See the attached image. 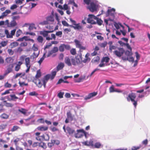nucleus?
Masks as SVG:
<instances>
[{
  "label": "nucleus",
  "instance_id": "obj_37",
  "mask_svg": "<svg viewBox=\"0 0 150 150\" xmlns=\"http://www.w3.org/2000/svg\"><path fill=\"white\" fill-rule=\"evenodd\" d=\"M59 50L60 52H63L64 50V44H61L59 47Z\"/></svg>",
  "mask_w": 150,
  "mask_h": 150
},
{
  "label": "nucleus",
  "instance_id": "obj_17",
  "mask_svg": "<svg viewBox=\"0 0 150 150\" xmlns=\"http://www.w3.org/2000/svg\"><path fill=\"white\" fill-rule=\"evenodd\" d=\"M58 50V49L57 47H54L49 52L48 57L50 56V55H51L54 53H55L57 52Z\"/></svg>",
  "mask_w": 150,
  "mask_h": 150
},
{
  "label": "nucleus",
  "instance_id": "obj_21",
  "mask_svg": "<svg viewBox=\"0 0 150 150\" xmlns=\"http://www.w3.org/2000/svg\"><path fill=\"white\" fill-rule=\"evenodd\" d=\"M102 146L100 142H96L94 144H93V146L92 147L95 148L99 149Z\"/></svg>",
  "mask_w": 150,
  "mask_h": 150
},
{
  "label": "nucleus",
  "instance_id": "obj_15",
  "mask_svg": "<svg viewBox=\"0 0 150 150\" xmlns=\"http://www.w3.org/2000/svg\"><path fill=\"white\" fill-rule=\"evenodd\" d=\"M97 94V92H93V93H90L87 96H85L84 98V100H87L89 99H90L92 97H93L94 96H96Z\"/></svg>",
  "mask_w": 150,
  "mask_h": 150
},
{
  "label": "nucleus",
  "instance_id": "obj_47",
  "mask_svg": "<svg viewBox=\"0 0 150 150\" xmlns=\"http://www.w3.org/2000/svg\"><path fill=\"white\" fill-rule=\"evenodd\" d=\"M22 32L21 30L19 29L18 30L16 33V37H18L22 33Z\"/></svg>",
  "mask_w": 150,
  "mask_h": 150
},
{
  "label": "nucleus",
  "instance_id": "obj_34",
  "mask_svg": "<svg viewBox=\"0 0 150 150\" xmlns=\"http://www.w3.org/2000/svg\"><path fill=\"white\" fill-rule=\"evenodd\" d=\"M39 146L44 149H46L47 147L46 144L43 142H40L39 144Z\"/></svg>",
  "mask_w": 150,
  "mask_h": 150
},
{
  "label": "nucleus",
  "instance_id": "obj_59",
  "mask_svg": "<svg viewBox=\"0 0 150 150\" xmlns=\"http://www.w3.org/2000/svg\"><path fill=\"white\" fill-rule=\"evenodd\" d=\"M100 59V57H99L97 56L95 57L93 59V61L94 62H97L99 61Z\"/></svg>",
  "mask_w": 150,
  "mask_h": 150
},
{
  "label": "nucleus",
  "instance_id": "obj_54",
  "mask_svg": "<svg viewBox=\"0 0 150 150\" xmlns=\"http://www.w3.org/2000/svg\"><path fill=\"white\" fill-rule=\"evenodd\" d=\"M23 51V49L20 46L18 47L16 50L17 52L19 53H21Z\"/></svg>",
  "mask_w": 150,
  "mask_h": 150
},
{
  "label": "nucleus",
  "instance_id": "obj_4",
  "mask_svg": "<svg viewBox=\"0 0 150 150\" xmlns=\"http://www.w3.org/2000/svg\"><path fill=\"white\" fill-rule=\"evenodd\" d=\"M70 21L74 26L70 25V27L73 28L75 30H83V27L80 25V23H79L76 24V22L74 20H73L71 18H69Z\"/></svg>",
  "mask_w": 150,
  "mask_h": 150
},
{
  "label": "nucleus",
  "instance_id": "obj_33",
  "mask_svg": "<svg viewBox=\"0 0 150 150\" xmlns=\"http://www.w3.org/2000/svg\"><path fill=\"white\" fill-rule=\"evenodd\" d=\"M37 40L39 43H42L43 40V38L42 36H39L37 38Z\"/></svg>",
  "mask_w": 150,
  "mask_h": 150
},
{
  "label": "nucleus",
  "instance_id": "obj_51",
  "mask_svg": "<svg viewBox=\"0 0 150 150\" xmlns=\"http://www.w3.org/2000/svg\"><path fill=\"white\" fill-rule=\"evenodd\" d=\"M4 86L6 88H9L11 86V85L8 82H7L5 83Z\"/></svg>",
  "mask_w": 150,
  "mask_h": 150
},
{
  "label": "nucleus",
  "instance_id": "obj_3",
  "mask_svg": "<svg viewBox=\"0 0 150 150\" xmlns=\"http://www.w3.org/2000/svg\"><path fill=\"white\" fill-rule=\"evenodd\" d=\"M136 98V94L134 93H129L128 96L126 98L127 100L129 102L131 100L132 102H133V105L135 107H136L137 105V101L134 100Z\"/></svg>",
  "mask_w": 150,
  "mask_h": 150
},
{
  "label": "nucleus",
  "instance_id": "obj_52",
  "mask_svg": "<svg viewBox=\"0 0 150 150\" xmlns=\"http://www.w3.org/2000/svg\"><path fill=\"white\" fill-rule=\"evenodd\" d=\"M115 89H114L113 85L111 86L109 88V91L110 93H112L115 92Z\"/></svg>",
  "mask_w": 150,
  "mask_h": 150
},
{
  "label": "nucleus",
  "instance_id": "obj_43",
  "mask_svg": "<svg viewBox=\"0 0 150 150\" xmlns=\"http://www.w3.org/2000/svg\"><path fill=\"white\" fill-rule=\"evenodd\" d=\"M19 128V127L17 126H14L13 128L11 129V131L12 132L16 131Z\"/></svg>",
  "mask_w": 150,
  "mask_h": 150
},
{
  "label": "nucleus",
  "instance_id": "obj_1",
  "mask_svg": "<svg viewBox=\"0 0 150 150\" xmlns=\"http://www.w3.org/2000/svg\"><path fill=\"white\" fill-rule=\"evenodd\" d=\"M90 54L87 53L85 55V58L84 59H82V54L80 53L79 54L77 55L75 58L76 59L77 64H80L81 62L84 63H86L88 62H90L91 59L89 57Z\"/></svg>",
  "mask_w": 150,
  "mask_h": 150
},
{
  "label": "nucleus",
  "instance_id": "obj_5",
  "mask_svg": "<svg viewBox=\"0 0 150 150\" xmlns=\"http://www.w3.org/2000/svg\"><path fill=\"white\" fill-rule=\"evenodd\" d=\"M88 18L87 21L88 23H91L92 24H96V20L97 19V17L93 15L89 14L88 16Z\"/></svg>",
  "mask_w": 150,
  "mask_h": 150
},
{
  "label": "nucleus",
  "instance_id": "obj_24",
  "mask_svg": "<svg viewBox=\"0 0 150 150\" xmlns=\"http://www.w3.org/2000/svg\"><path fill=\"white\" fill-rule=\"evenodd\" d=\"M18 45V43L17 42H14L11 43L10 45L9 46L11 48H13L16 47Z\"/></svg>",
  "mask_w": 150,
  "mask_h": 150
},
{
  "label": "nucleus",
  "instance_id": "obj_12",
  "mask_svg": "<svg viewBox=\"0 0 150 150\" xmlns=\"http://www.w3.org/2000/svg\"><path fill=\"white\" fill-rule=\"evenodd\" d=\"M66 133H68L69 135H72L75 132V130L67 126L66 128Z\"/></svg>",
  "mask_w": 150,
  "mask_h": 150
},
{
  "label": "nucleus",
  "instance_id": "obj_20",
  "mask_svg": "<svg viewBox=\"0 0 150 150\" xmlns=\"http://www.w3.org/2000/svg\"><path fill=\"white\" fill-rule=\"evenodd\" d=\"M48 127L47 126H40L37 127V129L40 131H45L48 129Z\"/></svg>",
  "mask_w": 150,
  "mask_h": 150
},
{
  "label": "nucleus",
  "instance_id": "obj_6",
  "mask_svg": "<svg viewBox=\"0 0 150 150\" xmlns=\"http://www.w3.org/2000/svg\"><path fill=\"white\" fill-rule=\"evenodd\" d=\"M125 52L124 49L122 48H118L113 52V54L117 57H120Z\"/></svg>",
  "mask_w": 150,
  "mask_h": 150
},
{
  "label": "nucleus",
  "instance_id": "obj_13",
  "mask_svg": "<svg viewBox=\"0 0 150 150\" xmlns=\"http://www.w3.org/2000/svg\"><path fill=\"white\" fill-rule=\"evenodd\" d=\"M13 64H10L5 73V75H6L8 74L11 72L12 71V69L13 68Z\"/></svg>",
  "mask_w": 150,
  "mask_h": 150
},
{
  "label": "nucleus",
  "instance_id": "obj_28",
  "mask_svg": "<svg viewBox=\"0 0 150 150\" xmlns=\"http://www.w3.org/2000/svg\"><path fill=\"white\" fill-rule=\"evenodd\" d=\"M38 82L37 83V81L34 82V83L37 85V86L39 88H41L42 86V84L41 83L40 80H38Z\"/></svg>",
  "mask_w": 150,
  "mask_h": 150
},
{
  "label": "nucleus",
  "instance_id": "obj_19",
  "mask_svg": "<svg viewBox=\"0 0 150 150\" xmlns=\"http://www.w3.org/2000/svg\"><path fill=\"white\" fill-rule=\"evenodd\" d=\"M64 65L63 63L61 62L59 63L57 67V71L60 70L62 69L64 67Z\"/></svg>",
  "mask_w": 150,
  "mask_h": 150
},
{
  "label": "nucleus",
  "instance_id": "obj_38",
  "mask_svg": "<svg viewBox=\"0 0 150 150\" xmlns=\"http://www.w3.org/2000/svg\"><path fill=\"white\" fill-rule=\"evenodd\" d=\"M5 33L6 35V37L8 38H12V36L11 35V34H9L8 31V30H5Z\"/></svg>",
  "mask_w": 150,
  "mask_h": 150
},
{
  "label": "nucleus",
  "instance_id": "obj_16",
  "mask_svg": "<svg viewBox=\"0 0 150 150\" xmlns=\"http://www.w3.org/2000/svg\"><path fill=\"white\" fill-rule=\"evenodd\" d=\"M115 9L113 8L108 9L107 11V13L106 14L107 16L110 15L111 16H114L115 13Z\"/></svg>",
  "mask_w": 150,
  "mask_h": 150
},
{
  "label": "nucleus",
  "instance_id": "obj_60",
  "mask_svg": "<svg viewBox=\"0 0 150 150\" xmlns=\"http://www.w3.org/2000/svg\"><path fill=\"white\" fill-rule=\"evenodd\" d=\"M62 32L61 31H59L56 33V35L57 36H59L60 37H61L62 36Z\"/></svg>",
  "mask_w": 150,
  "mask_h": 150
},
{
  "label": "nucleus",
  "instance_id": "obj_57",
  "mask_svg": "<svg viewBox=\"0 0 150 150\" xmlns=\"http://www.w3.org/2000/svg\"><path fill=\"white\" fill-rule=\"evenodd\" d=\"M63 9L65 10H68V9H70V8L69 7L67 4H65L63 6Z\"/></svg>",
  "mask_w": 150,
  "mask_h": 150
},
{
  "label": "nucleus",
  "instance_id": "obj_22",
  "mask_svg": "<svg viewBox=\"0 0 150 150\" xmlns=\"http://www.w3.org/2000/svg\"><path fill=\"white\" fill-rule=\"evenodd\" d=\"M84 144L86 146H91L93 147V142L92 140H90L89 142L86 141L84 142Z\"/></svg>",
  "mask_w": 150,
  "mask_h": 150
},
{
  "label": "nucleus",
  "instance_id": "obj_10",
  "mask_svg": "<svg viewBox=\"0 0 150 150\" xmlns=\"http://www.w3.org/2000/svg\"><path fill=\"white\" fill-rule=\"evenodd\" d=\"M50 79V77L49 74H48L45 76L42 79L44 88L46 87V83Z\"/></svg>",
  "mask_w": 150,
  "mask_h": 150
},
{
  "label": "nucleus",
  "instance_id": "obj_9",
  "mask_svg": "<svg viewBox=\"0 0 150 150\" xmlns=\"http://www.w3.org/2000/svg\"><path fill=\"white\" fill-rule=\"evenodd\" d=\"M88 8L92 12H93L96 10V5L93 2L90 3V6H89Z\"/></svg>",
  "mask_w": 150,
  "mask_h": 150
},
{
  "label": "nucleus",
  "instance_id": "obj_40",
  "mask_svg": "<svg viewBox=\"0 0 150 150\" xmlns=\"http://www.w3.org/2000/svg\"><path fill=\"white\" fill-rule=\"evenodd\" d=\"M19 84L20 86L21 87H22L23 86H28V83H25L24 82H21L20 81H19L18 83Z\"/></svg>",
  "mask_w": 150,
  "mask_h": 150
},
{
  "label": "nucleus",
  "instance_id": "obj_45",
  "mask_svg": "<svg viewBox=\"0 0 150 150\" xmlns=\"http://www.w3.org/2000/svg\"><path fill=\"white\" fill-rule=\"evenodd\" d=\"M79 132H77V133H75L74 134V136L76 138H79L81 137L83 135L81 134H80L79 133Z\"/></svg>",
  "mask_w": 150,
  "mask_h": 150
},
{
  "label": "nucleus",
  "instance_id": "obj_7",
  "mask_svg": "<svg viewBox=\"0 0 150 150\" xmlns=\"http://www.w3.org/2000/svg\"><path fill=\"white\" fill-rule=\"evenodd\" d=\"M5 25L8 27H13L17 25V23L15 21L12 20L10 23L8 20H6L5 21Z\"/></svg>",
  "mask_w": 150,
  "mask_h": 150
},
{
  "label": "nucleus",
  "instance_id": "obj_58",
  "mask_svg": "<svg viewBox=\"0 0 150 150\" xmlns=\"http://www.w3.org/2000/svg\"><path fill=\"white\" fill-rule=\"evenodd\" d=\"M127 60H128L129 62H134V58L131 56L130 57H128V59Z\"/></svg>",
  "mask_w": 150,
  "mask_h": 150
},
{
  "label": "nucleus",
  "instance_id": "obj_29",
  "mask_svg": "<svg viewBox=\"0 0 150 150\" xmlns=\"http://www.w3.org/2000/svg\"><path fill=\"white\" fill-rule=\"evenodd\" d=\"M96 23H97L99 25H101L103 22V21L100 18L97 17V19L96 20Z\"/></svg>",
  "mask_w": 150,
  "mask_h": 150
},
{
  "label": "nucleus",
  "instance_id": "obj_61",
  "mask_svg": "<svg viewBox=\"0 0 150 150\" xmlns=\"http://www.w3.org/2000/svg\"><path fill=\"white\" fill-rule=\"evenodd\" d=\"M6 126L7 125L6 124H2L0 125V129H4L6 128Z\"/></svg>",
  "mask_w": 150,
  "mask_h": 150
},
{
  "label": "nucleus",
  "instance_id": "obj_44",
  "mask_svg": "<svg viewBox=\"0 0 150 150\" xmlns=\"http://www.w3.org/2000/svg\"><path fill=\"white\" fill-rule=\"evenodd\" d=\"M45 57V54H44L43 55V56L42 57L40 60L38 61V63L40 65L44 59Z\"/></svg>",
  "mask_w": 150,
  "mask_h": 150
},
{
  "label": "nucleus",
  "instance_id": "obj_26",
  "mask_svg": "<svg viewBox=\"0 0 150 150\" xmlns=\"http://www.w3.org/2000/svg\"><path fill=\"white\" fill-rule=\"evenodd\" d=\"M110 59V58L108 57H104L101 60L102 62H105L106 63H108L109 62Z\"/></svg>",
  "mask_w": 150,
  "mask_h": 150
},
{
  "label": "nucleus",
  "instance_id": "obj_55",
  "mask_svg": "<svg viewBox=\"0 0 150 150\" xmlns=\"http://www.w3.org/2000/svg\"><path fill=\"white\" fill-rule=\"evenodd\" d=\"M62 23L64 26L67 27L70 26V25L69 24L65 21H62Z\"/></svg>",
  "mask_w": 150,
  "mask_h": 150
},
{
  "label": "nucleus",
  "instance_id": "obj_30",
  "mask_svg": "<svg viewBox=\"0 0 150 150\" xmlns=\"http://www.w3.org/2000/svg\"><path fill=\"white\" fill-rule=\"evenodd\" d=\"M125 54L127 56V57H130L132 56V51L127 50L125 52Z\"/></svg>",
  "mask_w": 150,
  "mask_h": 150
},
{
  "label": "nucleus",
  "instance_id": "obj_49",
  "mask_svg": "<svg viewBox=\"0 0 150 150\" xmlns=\"http://www.w3.org/2000/svg\"><path fill=\"white\" fill-rule=\"evenodd\" d=\"M50 130L52 132H54L55 131H58L59 129H58L54 127H50Z\"/></svg>",
  "mask_w": 150,
  "mask_h": 150
},
{
  "label": "nucleus",
  "instance_id": "obj_64",
  "mask_svg": "<svg viewBox=\"0 0 150 150\" xmlns=\"http://www.w3.org/2000/svg\"><path fill=\"white\" fill-rule=\"evenodd\" d=\"M125 45L126 46L127 48L130 51H132V48L129 44L128 43H127L125 44Z\"/></svg>",
  "mask_w": 150,
  "mask_h": 150
},
{
  "label": "nucleus",
  "instance_id": "obj_8",
  "mask_svg": "<svg viewBox=\"0 0 150 150\" xmlns=\"http://www.w3.org/2000/svg\"><path fill=\"white\" fill-rule=\"evenodd\" d=\"M25 64L27 67L25 72L28 73L31 67L30 58L29 57H26L25 59Z\"/></svg>",
  "mask_w": 150,
  "mask_h": 150
},
{
  "label": "nucleus",
  "instance_id": "obj_53",
  "mask_svg": "<svg viewBox=\"0 0 150 150\" xmlns=\"http://www.w3.org/2000/svg\"><path fill=\"white\" fill-rule=\"evenodd\" d=\"M77 132H81L83 133L86 137V133L83 129H78L77 130Z\"/></svg>",
  "mask_w": 150,
  "mask_h": 150
},
{
  "label": "nucleus",
  "instance_id": "obj_27",
  "mask_svg": "<svg viewBox=\"0 0 150 150\" xmlns=\"http://www.w3.org/2000/svg\"><path fill=\"white\" fill-rule=\"evenodd\" d=\"M71 62L72 65H76L77 64L76 59L74 57L71 56Z\"/></svg>",
  "mask_w": 150,
  "mask_h": 150
},
{
  "label": "nucleus",
  "instance_id": "obj_2",
  "mask_svg": "<svg viewBox=\"0 0 150 150\" xmlns=\"http://www.w3.org/2000/svg\"><path fill=\"white\" fill-rule=\"evenodd\" d=\"M54 32V30L46 31L44 30L40 31V34L42 35L44 37L46 38V40H52L53 39L55 40L56 39V37L54 34H51V37L48 36V33H52Z\"/></svg>",
  "mask_w": 150,
  "mask_h": 150
},
{
  "label": "nucleus",
  "instance_id": "obj_32",
  "mask_svg": "<svg viewBox=\"0 0 150 150\" xmlns=\"http://www.w3.org/2000/svg\"><path fill=\"white\" fill-rule=\"evenodd\" d=\"M41 137L46 141L48 140L49 139V136L48 134H43Z\"/></svg>",
  "mask_w": 150,
  "mask_h": 150
},
{
  "label": "nucleus",
  "instance_id": "obj_48",
  "mask_svg": "<svg viewBox=\"0 0 150 150\" xmlns=\"http://www.w3.org/2000/svg\"><path fill=\"white\" fill-rule=\"evenodd\" d=\"M71 54L73 55H75L76 54V50L74 48H72L70 51Z\"/></svg>",
  "mask_w": 150,
  "mask_h": 150
},
{
  "label": "nucleus",
  "instance_id": "obj_31",
  "mask_svg": "<svg viewBox=\"0 0 150 150\" xmlns=\"http://www.w3.org/2000/svg\"><path fill=\"white\" fill-rule=\"evenodd\" d=\"M107 44V42L105 41L103 43L99 44V45L101 47L104 48L106 46Z\"/></svg>",
  "mask_w": 150,
  "mask_h": 150
},
{
  "label": "nucleus",
  "instance_id": "obj_41",
  "mask_svg": "<svg viewBox=\"0 0 150 150\" xmlns=\"http://www.w3.org/2000/svg\"><path fill=\"white\" fill-rule=\"evenodd\" d=\"M41 76V73L40 70H38L37 71V74L35 75V77L36 78H40Z\"/></svg>",
  "mask_w": 150,
  "mask_h": 150
},
{
  "label": "nucleus",
  "instance_id": "obj_62",
  "mask_svg": "<svg viewBox=\"0 0 150 150\" xmlns=\"http://www.w3.org/2000/svg\"><path fill=\"white\" fill-rule=\"evenodd\" d=\"M8 52L10 55H12L13 54L14 52L11 49H8Z\"/></svg>",
  "mask_w": 150,
  "mask_h": 150
},
{
  "label": "nucleus",
  "instance_id": "obj_50",
  "mask_svg": "<svg viewBox=\"0 0 150 150\" xmlns=\"http://www.w3.org/2000/svg\"><path fill=\"white\" fill-rule=\"evenodd\" d=\"M29 95L30 96H37L38 94L35 91H33L30 92Z\"/></svg>",
  "mask_w": 150,
  "mask_h": 150
},
{
  "label": "nucleus",
  "instance_id": "obj_11",
  "mask_svg": "<svg viewBox=\"0 0 150 150\" xmlns=\"http://www.w3.org/2000/svg\"><path fill=\"white\" fill-rule=\"evenodd\" d=\"M64 62L68 66H71V56L70 57H66L65 58Z\"/></svg>",
  "mask_w": 150,
  "mask_h": 150
},
{
  "label": "nucleus",
  "instance_id": "obj_39",
  "mask_svg": "<svg viewBox=\"0 0 150 150\" xmlns=\"http://www.w3.org/2000/svg\"><path fill=\"white\" fill-rule=\"evenodd\" d=\"M26 56L25 55H22L20 57V62H22L23 63L24 60H25V59L26 58Z\"/></svg>",
  "mask_w": 150,
  "mask_h": 150
},
{
  "label": "nucleus",
  "instance_id": "obj_14",
  "mask_svg": "<svg viewBox=\"0 0 150 150\" xmlns=\"http://www.w3.org/2000/svg\"><path fill=\"white\" fill-rule=\"evenodd\" d=\"M108 44L109 45V50L110 52H112L113 50H115L116 48V47L112 45V41H109L108 42Z\"/></svg>",
  "mask_w": 150,
  "mask_h": 150
},
{
  "label": "nucleus",
  "instance_id": "obj_35",
  "mask_svg": "<svg viewBox=\"0 0 150 150\" xmlns=\"http://www.w3.org/2000/svg\"><path fill=\"white\" fill-rule=\"evenodd\" d=\"M47 20L48 21L53 22L54 21V19L52 16H48L46 18Z\"/></svg>",
  "mask_w": 150,
  "mask_h": 150
},
{
  "label": "nucleus",
  "instance_id": "obj_23",
  "mask_svg": "<svg viewBox=\"0 0 150 150\" xmlns=\"http://www.w3.org/2000/svg\"><path fill=\"white\" fill-rule=\"evenodd\" d=\"M18 111L25 115L26 114L27 111V110L22 108L18 109Z\"/></svg>",
  "mask_w": 150,
  "mask_h": 150
},
{
  "label": "nucleus",
  "instance_id": "obj_18",
  "mask_svg": "<svg viewBox=\"0 0 150 150\" xmlns=\"http://www.w3.org/2000/svg\"><path fill=\"white\" fill-rule=\"evenodd\" d=\"M23 64V63L22 62H18V64H16V66L15 67V71H18L19 70V69H21V65L22 64Z\"/></svg>",
  "mask_w": 150,
  "mask_h": 150
},
{
  "label": "nucleus",
  "instance_id": "obj_46",
  "mask_svg": "<svg viewBox=\"0 0 150 150\" xmlns=\"http://www.w3.org/2000/svg\"><path fill=\"white\" fill-rule=\"evenodd\" d=\"M64 94V92H60L57 94V96L59 98H63V95Z\"/></svg>",
  "mask_w": 150,
  "mask_h": 150
},
{
  "label": "nucleus",
  "instance_id": "obj_36",
  "mask_svg": "<svg viewBox=\"0 0 150 150\" xmlns=\"http://www.w3.org/2000/svg\"><path fill=\"white\" fill-rule=\"evenodd\" d=\"M0 117L2 119H6L8 118L9 116L7 114L4 113L0 116Z\"/></svg>",
  "mask_w": 150,
  "mask_h": 150
},
{
  "label": "nucleus",
  "instance_id": "obj_63",
  "mask_svg": "<svg viewBox=\"0 0 150 150\" xmlns=\"http://www.w3.org/2000/svg\"><path fill=\"white\" fill-rule=\"evenodd\" d=\"M27 45V43L26 42H22L20 44V46L21 47H25Z\"/></svg>",
  "mask_w": 150,
  "mask_h": 150
},
{
  "label": "nucleus",
  "instance_id": "obj_25",
  "mask_svg": "<svg viewBox=\"0 0 150 150\" xmlns=\"http://www.w3.org/2000/svg\"><path fill=\"white\" fill-rule=\"evenodd\" d=\"M74 42L75 43L76 47L78 48H79L82 45L80 41L77 40H75Z\"/></svg>",
  "mask_w": 150,
  "mask_h": 150
},
{
  "label": "nucleus",
  "instance_id": "obj_56",
  "mask_svg": "<svg viewBox=\"0 0 150 150\" xmlns=\"http://www.w3.org/2000/svg\"><path fill=\"white\" fill-rule=\"evenodd\" d=\"M11 91L12 90L11 89H10L8 90H7L6 91L2 93L1 94V95L3 96L6 94H8L10 93L9 91Z\"/></svg>",
  "mask_w": 150,
  "mask_h": 150
},
{
  "label": "nucleus",
  "instance_id": "obj_42",
  "mask_svg": "<svg viewBox=\"0 0 150 150\" xmlns=\"http://www.w3.org/2000/svg\"><path fill=\"white\" fill-rule=\"evenodd\" d=\"M33 28H36L35 27V25L33 23L30 24L28 29L30 30H32Z\"/></svg>",
  "mask_w": 150,
  "mask_h": 150
}]
</instances>
